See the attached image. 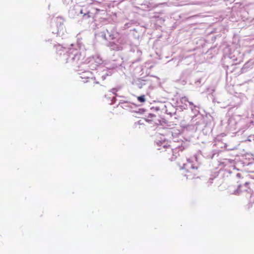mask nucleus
Masks as SVG:
<instances>
[{"instance_id":"7","label":"nucleus","mask_w":254,"mask_h":254,"mask_svg":"<svg viewBox=\"0 0 254 254\" xmlns=\"http://www.w3.org/2000/svg\"><path fill=\"white\" fill-rule=\"evenodd\" d=\"M249 183H246L245 185H248Z\"/></svg>"},{"instance_id":"2","label":"nucleus","mask_w":254,"mask_h":254,"mask_svg":"<svg viewBox=\"0 0 254 254\" xmlns=\"http://www.w3.org/2000/svg\"><path fill=\"white\" fill-rule=\"evenodd\" d=\"M160 152L162 153L165 157H169L171 155L173 154V149L170 145L163 146V149H160Z\"/></svg>"},{"instance_id":"4","label":"nucleus","mask_w":254,"mask_h":254,"mask_svg":"<svg viewBox=\"0 0 254 254\" xmlns=\"http://www.w3.org/2000/svg\"><path fill=\"white\" fill-rule=\"evenodd\" d=\"M89 12H87V13H86V14H84V16L87 15V16H88V17H90V15H89Z\"/></svg>"},{"instance_id":"5","label":"nucleus","mask_w":254,"mask_h":254,"mask_svg":"<svg viewBox=\"0 0 254 254\" xmlns=\"http://www.w3.org/2000/svg\"><path fill=\"white\" fill-rule=\"evenodd\" d=\"M96 10L97 12H98L100 11V9H98V8H96Z\"/></svg>"},{"instance_id":"6","label":"nucleus","mask_w":254,"mask_h":254,"mask_svg":"<svg viewBox=\"0 0 254 254\" xmlns=\"http://www.w3.org/2000/svg\"><path fill=\"white\" fill-rule=\"evenodd\" d=\"M80 13H81V14H83V10H81V11H80Z\"/></svg>"},{"instance_id":"8","label":"nucleus","mask_w":254,"mask_h":254,"mask_svg":"<svg viewBox=\"0 0 254 254\" xmlns=\"http://www.w3.org/2000/svg\"><path fill=\"white\" fill-rule=\"evenodd\" d=\"M149 115L151 117L153 116L151 114H149Z\"/></svg>"},{"instance_id":"3","label":"nucleus","mask_w":254,"mask_h":254,"mask_svg":"<svg viewBox=\"0 0 254 254\" xmlns=\"http://www.w3.org/2000/svg\"><path fill=\"white\" fill-rule=\"evenodd\" d=\"M137 100L141 103L144 102L145 101V95H141L137 97Z\"/></svg>"},{"instance_id":"1","label":"nucleus","mask_w":254,"mask_h":254,"mask_svg":"<svg viewBox=\"0 0 254 254\" xmlns=\"http://www.w3.org/2000/svg\"><path fill=\"white\" fill-rule=\"evenodd\" d=\"M182 168L185 170V176L188 179H193L197 177L199 174L197 167L193 166L191 162L188 161L184 163Z\"/></svg>"}]
</instances>
